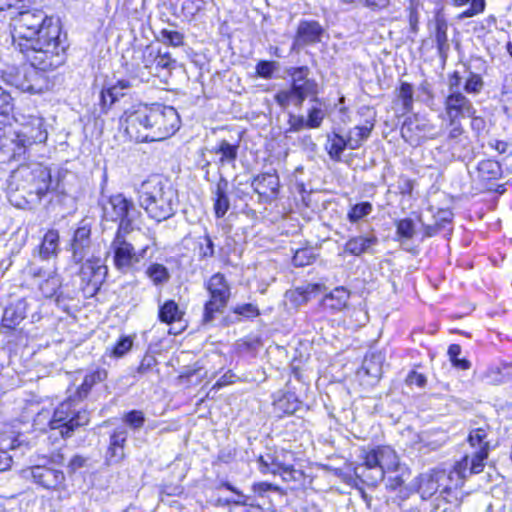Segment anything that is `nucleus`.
<instances>
[{"mask_svg":"<svg viewBox=\"0 0 512 512\" xmlns=\"http://www.w3.org/2000/svg\"><path fill=\"white\" fill-rule=\"evenodd\" d=\"M325 118V111L322 108L321 101L319 103H313L308 110L306 127L309 129L319 128Z\"/></svg>","mask_w":512,"mask_h":512,"instance_id":"obj_40","label":"nucleus"},{"mask_svg":"<svg viewBox=\"0 0 512 512\" xmlns=\"http://www.w3.org/2000/svg\"><path fill=\"white\" fill-rule=\"evenodd\" d=\"M120 123L131 140L154 142L174 135L180 128V117L171 106L137 104L124 111Z\"/></svg>","mask_w":512,"mask_h":512,"instance_id":"obj_3","label":"nucleus"},{"mask_svg":"<svg viewBox=\"0 0 512 512\" xmlns=\"http://www.w3.org/2000/svg\"><path fill=\"white\" fill-rule=\"evenodd\" d=\"M377 243L378 239L374 234L360 235L350 238L345 244L344 251L354 256H360L370 252Z\"/></svg>","mask_w":512,"mask_h":512,"instance_id":"obj_23","label":"nucleus"},{"mask_svg":"<svg viewBox=\"0 0 512 512\" xmlns=\"http://www.w3.org/2000/svg\"><path fill=\"white\" fill-rule=\"evenodd\" d=\"M26 317V304L22 300L6 307L2 316L0 330L5 333L11 331Z\"/></svg>","mask_w":512,"mask_h":512,"instance_id":"obj_21","label":"nucleus"},{"mask_svg":"<svg viewBox=\"0 0 512 512\" xmlns=\"http://www.w3.org/2000/svg\"><path fill=\"white\" fill-rule=\"evenodd\" d=\"M483 86L484 83L481 76L475 73H470L465 82L464 90L469 94H478L482 90Z\"/></svg>","mask_w":512,"mask_h":512,"instance_id":"obj_48","label":"nucleus"},{"mask_svg":"<svg viewBox=\"0 0 512 512\" xmlns=\"http://www.w3.org/2000/svg\"><path fill=\"white\" fill-rule=\"evenodd\" d=\"M128 432L126 428L116 429L110 437V444L124 449L127 440Z\"/></svg>","mask_w":512,"mask_h":512,"instance_id":"obj_57","label":"nucleus"},{"mask_svg":"<svg viewBox=\"0 0 512 512\" xmlns=\"http://www.w3.org/2000/svg\"><path fill=\"white\" fill-rule=\"evenodd\" d=\"M311 256H309V251L306 249L296 251L293 257V263L296 266H305L310 263Z\"/></svg>","mask_w":512,"mask_h":512,"instance_id":"obj_59","label":"nucleus"},{"mask_svg":"<svg viewBox=\"0 0 512 512\" xmlns=\"http://www.w3.org/2000/svg\"><path fill=\"white\" fill-rule=\"evenodd\" d=\"M14 109V101L10 93L0 86V116L7 117ZM15 121L19 129H13L0 122V150L11 159L20 161L31 158L35 147L45 143L48 133L44 128V120L36 115L17 114Z\"/></svg>","mask_w":512,"mask_h":512,"instance_id":"obj_2","label":"nucleus"},{"mask_svg":"<svg viewBox=\"0 0 512 512\" xmlns=\"http://www.w3.org/2000/svg\"><path fill=\"white\" fill-rule=\"evenodd\" d=\"M108 268L100 258H91L82 265L80 275L93 289H98L104 282Z\"/></svg>","mask_w":512,"mask_h":512,"instance_id":"obj_19","label":"nucleus"},{"mask_svg":"<svg viewBox=\"0 0 512 512\" xmlns=\"http://www.w3.org/2000/svg\"><path fill=\"white\" fill-rule=\"evenodd\" d=\"M348 316V324L352 328L361 327L368 322V313L363 307H354L353 309H349Z\"/></svg>","mask_w":512,"mask_h":512,"instance_id":"obj_43","label":"nucleus"},{"mask_svg":"<svg viewBox=\"0 0 512 512\" xmlns=\"http://www.w3.org/2000/svg\"><path fill=\"white\" fill-rule=\"evenodd\" d=\"M235 312L240 315L247 316V317L255 316L258 314L257 308L252 304H244V305L238 306L235 309Z\"/></svg>","mask_w":512,"mask_h":512,"instance_id":"obj_60","label":"nucleus"},{"mask_svg":"<svg viewBox=\"0 0 512 512\" xmlns=\"http://www.w3.org/2000/svg\"><path fill=\"white\" fill-rule=\"evenodd\" d=\"M182 315L183 313L179 309L178 304L173 300L165 302L159 309L160 321L167 324L179 321Z\"/></svg>","mask_w":512,"mask_h":512,"instance_id":"obj_34","label":"nucleus"},{"mask_svg":"<svg viewBox=\"0 0 512 512\" xmlns=\"http://www.w3.org/2000/svg\"><path fill=\"white\" fill-rule=\"evenodd\" d=\"M106 378L107 371L105 369H97L87 374L83 380V383L81 384L80 388L77 391L79 399L85 398L95 384L104 381Z\"/></svg>","mask_w":512,"mask_h":512,"instance_id":"obj_33","label":"nucleus"},{"mask_svg":"<svg viewBox=\"0 0 512 512\" xmlns=\"http://www.w3.org/2000/svg\"><path fill=\"white\" fill-rule=\"evenodd\" d=\"M124 421L132 428H141L144 424L145 418L141 411L133 410L127 413L124 417Z\"/></svg>","mask_w":512,"mask_h":512,"instance_id":"obj_51","label":"nucleus"},{"mask_svg":"<svg viewBox=\"0 0 512 512\" xmlns=\"http://www.w3.org/2000/svg\"><path fill=\"white\" fill-rule=\"evenodd\" d=\"M363 465L355 469V474L365 478V482L370 485V477L375 475L376 468H379L378 447L369 451H363Z\"/></svg>","mask_w":512,"mask_h":512,"instance_id":"obj_24","label":"nucleus"},{"mask_svg":"<svg viewBox=\"0 0 512 512\" xmlns=\"http://www.w3.org/2000/svg\"><path fill=\"white\" fill-rule=\"evenodd\" d=\"M461 347L457 344H452L448 348V356L453 366L461 370H468L470 368V362L466 359H460Z\"/></svg>","mask_w":512,"mask_h":512,"instance_id":"obj_45","label":"nucleus"},{"mask_svg":"<svg viewBox=\"0 0 512 512\" xmlns=\"http://www.w3.org/2000/svg\"><path fill=\"white\" fill-rule=\"evenodd\" d=\"M468 442L472 451L467 453L460 461L454 465V472L450 476L453 480L456 476L454 486H462L464 480L472 474H478L483 471L485 462L489 455V441L487 432L484 428H476L470 431Z\"/></svg>","mask_w":512,"mask_h":512,"instance_id":"obj_6","label":"nucleus"},{"mask_svg":"<svg viewBox=\"0 0 512 512\" xmlns=\"http://www.w3.org/2000/svg\"><path fill=\"white\" fill-rule=\"evenodd\" d=\"M50 178L49 170L40 163L22 164L11 173L9 187L42 195L49 189Z\"/></svg>","mask_w":512,"mask_h":512,"instance_id":"obj_8","label":"nucleus"},{"mask_svg":"<svg viewBox=\"0 0 512 512\" xmlns=\"http://www.w3.org/2000/svg\"><path fill=\"white\" fill-rule=\"evenodd\" d=\"M288 453L285 451L275 452L274 454H266L258 459L259 471L262 474L277 475L285 465H287L286 457Z\"/></svg>","mask_w":512,"mask_h":512,"instance_id":"obj_22","label":"nucleus"},{"mask_svg":"<svg viewBox=\"0 0 512 512\" xmlns=\"http://www.w3.org/2000/svg\"><path fill=\"white\" fill-rule=\"evenodd\" d=\"M379 468L370 477V485L375 486L384 479L386 471H395L399 467V457L390 446H378Z\"/></svg>","mask_w":512,"mask_h":512,"instance_id":"obj_18","label":"nucleus"},{"mask_svg":"<svg viewBox=\"0 0 512 512\" xmlns=\"http://www.w3.org/2000/svg\"><path fill=\"white\" fill-rule=\"evenodd\" d=\"M55 430H59L62 437H69L72 432L89 423V413L85 409H77L74 399L69 398L53 409Z\"/></svg>","mask_w":512,"mask_h":512,"instance_id":"obj_11","label":"nucleus"},{"mask_svg":"<svg viewBox=\"0 0 512 512\" xmlns=\"http://www.w3.org/2000/svg\"><path fill=\"white\" fill-rule=\"evenodd\" d=\"M174 61L171 59L169 54H158L155 57L156 67L169 68Z\"/></svg>","mask_w":512,"mask_h":512,"instance_id":"obj_64","label":"nucleus"},{"mask_svg":"<svg viewBox=\"0 0 512 512\" xmlns=\"http://www.w3.org/2000/svg\"><path fill=\"white\" fill-rule=\"evenodd\" d=\"M255 192L260 195H274L278 191L279 180L274 174L264 173L257 176L252 183Z\"/></svg>","mask_w":512,"mask_h":512,"instance_id":"obj_28","label":"nucleus"},{"mask_svg":"<svg viewBox=\"0 0 512 512\" xmlns=\"http://www.w3.org/2000/svg\"><path fill=\"white\" fill-rule=\"evenodd\" d=\"M59 251V233L57 230H49L43 237L40 246V257L44 260L57 256Z\"/></svg>","mask_w":512,"mask_h":512,"instance_id":"obj_30","label":"nucleus"},{"mask_svg":"<svg viewBox=\"0 0 512 512\" xmlns=\"http://www.w3.org/2000/svg\"><path fill=\"white\" fill-rule=\"evenodd\" d=\"M415 234V225L413 220L405 218L397 223V235L405 239H411Z\"/></svg>","mask_w":512,"mask_h":512,"instance_id":"obj_49","label":"nucleus"},{"mask_svg":"<svg viewBox=\"0 0 512 512\" xmlns=\"http://www.w3.org/2000/svg\"><path fill=\"white\" fill-rule=\"evenodd\" d=\"M33 426L36 430L47 431L48 429L55 430L52 408H42L33 420Z\"/></svg>","mask_w":512,"mask_h":512,"instance_id":"obj_38","label":"nucleus"},{"mask_svg":"<svg viewBox=\"0 0 512 512\" xmlns=\"http://www.w3.org/2000/svg\"><path fill=\"white\" fill-rule=\"evenodd\" d=\"M350 292L344 287H336L322 300V306L332 311H341L347 306Z\"/></svg>","mask_w":512,"mask_h":512,"instance_id":"obj_26","label":"nucleus"},{"mask_svg":"<svg viewBox=\"0 0 512 512\" xmlns=\"http://www.w3.org/2000/svg\"><path fill=\"white\" fill-rule=\"evenodd\" d=\"M372 210L373 208L371 203L361 202L351 207L347 214V217L350 222L356 223L363 219L364 217L368 216L372 212Z\"/></svg>","mask_w":512,"mask_h":512,"instance_id":"obj_42","label":"nucleus"},{"mask_svg":"<svg viewBox=\"0 0 512 512\" xmlns=\"http://www.w3.org/2000/svg\"><path fill=\"white\" fill-rule=\"evenodd\" d=\"M435 39L437 43V47L440 53L445 52L449 48L448 44V24L445 18L441 15H437L435 18Z\"/></svg>","mask_w":512,"mask_h":512,"instance_id":"obj_35","label":"nucleus"},{"mask_svg":"<svg viewBox=\"0 0 512 512\" xmlns=\"http://www.w3.org/2000/svg\"><path fill=\"white\" fill-rule=\"evenodd\" d=\"M155 364H156V359L151 355H146L143 357V359L138 367V371L140 373H145L148 370H150Z\"/></svg>","mask_w":512,"mask_h":512,"instance_id":"obj_62","label":"nucleus"},{"mask_svg":"<svg viewBox=\"0 0 512 512\" xmlns=\"http://www.w3.org/2000/svg\"><path fill=\"white\" fill-rule=\"evenodd\" d=\"M453 4L458 7L470 4V7L459 15L460 19L473 17L485 9V0H453Z\"/></svg>","mask_w":512,"mask_h":512,"instance_id":"obj_39","label":"nucleus"},{"mask_svg":"<svg viewBox=\"0 0 512 512\" xmlns=\"http://www.w3.org/2000/svg\"><path fill=\"white\" fill-rule=\"evenodd\" d=\"M228 181L220 178L218 181L214 194V212L217 218L223 217L230 207V201L227 195Z\"/></svg>","mask_w":512,"mask_h":512,"instance_id":"obj_25","label":"nucleus"},{"mask_svg":"<svg viewBox=\"0 0 512 512\" xmlns=\"http://www.w3.org/2000/svg\"><path fill=\"white\" fill-rule=\"evenodd\" d=\"M133 340L129 336H122L111 350V355L117 358L124 356L132 347Z\"/></svg>","mask_w":512,"mask_h":512,"instance_id":"obj_47","label":"nucleus"},{"mask_svg":"<svg viewBox=\"0 0 512 512\" xmlns=\"http://www.w3.org/2000/svg\"><path fill=\"white\" fill-rule=\"evenodd\" d=\"M30 64L29 67L22 70L5 72L4 81L22 92L30 94L42 93L49 88V82L44 72L53 68H42L33 65L31 62Z\"/></svg>","mask_w":512,"mask_h":512,"instance_id":"obj_10","label":"nucleus"},{"mask_svg":"<svg viewBox=\"0 0 512 512\" xmlns=\"http://www.w3.org/2000/svg\"><path fill=\"white\" fill-rule=\"evenodd\" d=\"M137 196L139 205L157 222L167 220L175 213L176 191L159 176L143 181L137 188Z\"/></svg>","mask_w":512,"mask_h":512,"instance_id":"obj_4","label":"nucleus"},{"mask_svg":"<svg viewBox=\"0 0 512 512\" xmlns=\"http://www.w3.org/2000/svg\"><path fill=\"white\" fill-rule=\"evenodd\" d=\"M322 33L323 29L318 22L303 20L298 25L292 48L315 44L321 40Z\"/></svg>","mask_w":512,"mask_h":512,"instance_id":"obj_17","label":"nucleus"},{"mask_svg":"<svg viewBox=\"0 0 512 512\" xmlns=\"http://www.w3.org/2000/svg\"><path fill=\"white\" fill-rule=\"evenodd\" d=\"M12 38L14 45L33 65L57 68L65 61L61 27L58 21L42 11L20 12L14 20Z\"/></svg>","mask_w":512,"mask_h":512,"instance_id":"obj_1","label":"nucleus"},{"mask_svg":"<svg viewBox=\"0 0 512 512\" xmlns=\"http://www.w3.org/2000/svg\"><path fill=\"white\" fill-rule=\"evenodd\" d=\"M100 205L105 220L119 222L117 232L127 234L135 228L140 212L136 209L133 201L122 193L102 196Z\"/></svg>","mask_w":512,"mask_h":512,"instance_id":"obj_7","label":"nucleus"},{"mask_svg":"<svg viewBox=\"0 0 512 512\" xmlns=\"http://www.w3.org/2000/svg\"><path fill=\"white\" fill-rule=\"evenodd\" d=\"M298 405L299 403L293 395H285L275 402L276 408L285 414L294 413L298 409Z\"/></svg>","mask_w":512,"mask_h":512,"instance_id":"obj_46","label":"nucleus"},{"mask_svg":"<svg viewBox=\"0 0 512 512\" xmlns=\"http://www.w3.org/2000/svg\"><path fill=\"white\" fill-rule=\"evenodd\" d=\"M206 289L210 297L204 306L203 321L210 323L214 320L215 314L224 312L231 295V289L225 276L221 273H216L210 277L206 283Z\"/></svg>","mask_w":512,"mask_h":512,"instance_id":"obj_12","label":"nucleus"},{"mask_svg":"<svg viewBox=\"0 0 512 512\" xmlns=\"http://www.w3.org/2000/svg\"><path fill=\"white\" fill-rule=\"evenodd\" d=\"M214 254V244L209 235H205L199 244V255L202 258L212 257Z\"/></svg>","mask_w":512,"mask_h":512,"instance_id":"obj_53","label":"nucleus"},{"mask_svg":"<svg viewBox=\"0 0 512 512\" xmlns=\"http://www.w3.org/2000/svg\"><path fill=\"white\" fill-rule=\"evenodd\" d=\"M413 87L411 84L403 82L398 90V98L402 101L403 109L409 112L413 108Z\"/></svg>","mask_w":512,"mask_h":512,"instance_id":"obj_44","label":"nucleus"},{"mask_svg":"<svg viewBox=\"0 0 512 512\" xmlns=\"http://www.w3.org/2000/svg\"><path fill=\"white\" fill-rule=\"evenodd\" d=\"M429 132L430 125L418 116L407 118L401 128L402 137L411 144L418 143Z\"/></svg>","mask_w":512,"mask_h":512,"instance_id":"obj_20","label":"nucleus"},{"mask_svg":"<svg viewBox=\"0 0 512 512\" xmlns=\"http://www.w3.org/2000/svg\"><path fill=\"white\" fill-rule=\"evenodd\" d=\"M270 490L278 491L279 487L267 482H259L253 485V491L259 495H262L263 493Z\"/></svg>","mask_w":512,"mask_h":512,"instance_id":"obj_61","label":"nucleus"},{"mask_svg":"<svg viewBox=\"0 0 512 512\" xmlns=\"http://www.w3.org/2000/svg\"><path fill=\"white\" fill-rule=\"evenodd\" d=\"M374 361H377V362H380L381 361V357L378 355H371L370 357H366L364 362H363V367L366 369V372L367 374H370L372 376H378L381 372V368H373L372 367V363Z\"/></svg>","mask_w":512,"mask_h":512,"instance_id":"obj_58","label":"nucleus"},{"mask_svg":"<svg viewBox=\"0 0 512 512\" xmlns=\"http://www.w3.org/2000/svg\"><path fill=\"white\" fill-rule=\"evenodd\" d=\"M22 477L32 480L38 486L52 491L61 492L66 490V477L62 470L49 465H35L23 469Z\"/></svg>","mask_w":512,"mask_h":512,"instance_id":"obj_14","label":"nucleus"},{"mask_svg":"<svg viewBox=\"0 0 512 512\" xmlns=\"http://www.w3.org/2000/svg\"><path fill=\"white\" fill-rule=\"evenodd\" d=\"M157 40L168 46L179 47L183 45L184 37L178 31L162 29L157 36Z\"/></svg>","mask_w":512,"mask_h":512,"instance_id":"obj_41","label":"nucleus"},{"mask_svg":"<svg viewBox=\"0 0 512 512\" xmlns=\"http://www.w3.org/2000/svg\"><path fill=\"white\" fill-rule=\"evenodd\" d=\"M288 129L286 133L298 132L306 127V120L301 115H295L290 113L288 118Z\"/></svg>","mask_w":512,"mask_h":512,"instance_id":"obj_52","label":"nucleus"},{"mask_svg":"<svg viewBox=\"0 0 512 512\" xmlns=\"http://www.w3.org/2000/svg\"><path fill=\"white\" fill-rule=\"evenodd\" d=\"M346 148H348V143L343 136L337 133L327 136L325 150L332 160L340 161L342 153Z\"/></svg>","mask_w":512,"mask_h":512,"instance_id":"obj_31","label":"nucleus"},{"mask_svg":"<svg viewBox=\"0 0 512 512\" xmlns=\"http://www.w3.org/2000/svg\"><path fill=\"white\" fill-rule=\"evenodd\" d=\"M479 177L482 180L497 179L501 176L500 164L491 159L483 160L478 164Z\"/></svg>","mask_w":512,"mask_h":512,"instance_id":"obj_36","label":"nucleus"},{"mask_svg":"<svg viewBox=\"0 0 512 512\" xmlns=\"http://www.w3.org/2000/svg\"><path fill=\"white\" fill-rule=\"evenodd\" d=\"M278 66V63L275 61H260L256 65V73L259 77L270 79Z\"/></svg>","mask_w":512,"mask_h":512,"instance_id":"obj_50","label":"nucleus"},{"mask_svg":"<svg viewBox=\"0 0 512 512\" xmlns=\"http://www.w3.org/2000/svg\"><path fill=\"white\" fill-rule=\"evenodd\" d=\"M123 232H117L111 243L113 251V262L115 267L121 272L131 271L146 255L149 244L136 250L134 245L128 242L122 235Z\"/></svg>","mask_w":512,"mask_h":512,"instance_id":"obj_13","label":"nucleus"},{"mask_svg":"<svg viewBox=\"0 0 512 512\" xmlns=\"http://www.w3.org/2000/svg\"><path fill=\"white\" fill-rule=\"evenodd\" d=\"M290 77V86L280 89L275 95V102L283 109L290 106L301 108L306 99L311 103H319L318 83L310 78V69L306 66L291 67L287 69Z\"/></svg>","mask_w":512,"mask_h":512,"instance_id":"obj_5","label":"nucleus"},{"mask_svg":"<svg viewBox=\"0 0 512 512\" xmlns=\"http://www.w3.org/2000/svg\"><path fill=\"white\" fill-rule=\"evenodd\" d=\"M129 88V81L119 80L116 84L103 89L101 91V103L103 107H110L120 97L124 96V91Z\"/></svg>","mask_w":512,"mask_h":512,"instance_id":"obj_29","label":"nucleus"},{"mask_svg":"<svg viewBox=\"0 0 512 512\" xmlns=\"http://www.w3.org/2000/svg\"><path fill=\"white\" fill-rule=\"evenodd\" d=\"M464 133V128L461 120H449L448 139L451 141H458L460 136Z\"/></svg>","mask_w":512,"mask_h":512,"instance_id":"obj_55","label":"nucleus"},{"mask_svg":"<svg viewBox=\"0 0 512 512\" xmlns=\"http://www.w3.org/2000/svg\"><path fill=\"white\" fill-rule=\"evenodd\" d=\"M145 273L154 285L165 284L170 279L168 269L164 265L158 263H153L148 266Z\"/></svg>","mask_w":512,"mask_h":512,"instance_id":"obj_37","label":"nucleus"},{"mask_svg":"<svg viewBox=\"0 0 512 512\" xmlns=\"http://www.w3.org/2000/svg\"><path fill=\"white\" fill-rule=\"evenodd\" d=\"M277 475H280L282 479L286 482L299 480L300 477L302 476L301 472L294 469L292 464L290 463H287V465H285V468H283L281 472H279Z\"/></svg>","mask_w":512,"mask_h":512,"instance_id":"obj_56","label":"nucleus"},{"mask_svg":"<svg viewBox=\"0 0 512 512\" xmlns=\"http://www.w3.org/2000/svg\"><path fill=\"white\" fill-rule=\"evenodd\" d=\"M448 120H461L476 114L473 103L460 91L448 93L444 101Z\"/></svg>","mask_w":512,"mask_h":512,"instance_id":"obj_16","label":"nucleus"},{"mask_svg":"<svg viewBox=\"0 0 512 512\" xmlns=\"http://www.w3.org/2000/svg\"><path fill=\"white\" fill-rule=\"evenodd\" d=\"M461 84V77L457 71L449 76L448 79V93L453 91H459Z\"/></svg>","mask_w":512,"mask_h":512,"instance_id":"obj_63","label":"nucleus"},{"mask_svg":"<svg viewBox=\"0 0 512 512\" xmlns=\"http://www.w3.org/2000/svg\"><path fill=\"white\" fill-rule=\"evenodd\" d=\"M373 124L367 126H355L348 131L346 140L348 148L351 150L358 149L369 138Z\"/></svg>","mask_w":512,"mask_h":512,"instance_id":"obj_32","label":"nucleus"},{"mask_svg":"<svg viewBox=\"0 0 512 512\" xmlns=\"http://www.w3.org/2000/svg\"><path fill=\"white\" fill-rule=\"evenodd\" d=\"M91 228L92 222L83 219L74 231L71 241L72 260L79 264L87 258L91 252Z\"/></svg>","mask_w":512,"mask_h":512,"instance_id":"obj_15","label":"nucleus"},{"mask_svg":"<svg viewBox=\"0 0 512 512\" xmlns=\"http://www.w3.org/2000/svg\"><path fill=\"white\" fill-rule=\"evenodd\" d=\"M125 457L124 449L122 447H117L113 445H109L107 451V461L110 464H116L121 462Z\"/></svg>","mask_w":512,"mask_h":512,"instance_id":"obj_54","label":"nucleus"},{"mask_svg":"<svg viewBox=\"0 0 512 512\" xmlns=\"http://www.w3.org/2000/svg\"><path fill=\"white\" fill-rule=\"evenodd\" d=\"M239 146L231 144L227 140H221L211 152L219 156L218 164L223 167L226 165L235 166V161L238 156Z\"/></svg>","mask_w":512,"mask_h":512,"instance_id":"obj_27","label":"nucleus"},{"mask_svg":"<svg viewBox=\"0 0 512 512\" xmlns=\"http://www.w3.org/2000/svg\"><path fill=\"white\" fill-rule=\"evenodd\" d=\"M453 472L454 468L448 474L443 470H431L422 473L413 480L412 488L425 500L436 494L440 487H443L440 493L441 496L448 502H452V500L449 499L452 490H457L461 487L454 486L456 476H454L453 480L450 478Z\"/></svg>","mask_w":512,"mask_h":512,"instance_id":"obj_9","label":"nucleus"}]
</instances>
